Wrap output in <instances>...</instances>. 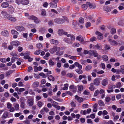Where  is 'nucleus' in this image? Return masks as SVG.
I'll use <instances>...</instances> for the list:
<instances>
[{
    "mask_svg": "<svg viewBox=\"0 0 124 124\" xmlns=\"http://www.w3.org/2000/svg\"><path fill=\"white\" fill-rule=\"evenodd\" d=\"M92 68V66L91 65H88L85 68V70L87 71H89Z\"/></svg>",
    "mask_w": 124,
    "mask_h": 124,
    "instance_id": "nucleus-49",
    "label": "nucleus"
},
{
    "mask_svg": "<svg viewBox=\"0 0 124 124\" xmlns=\"http://www.w3.org/2000/svg\"><path fill=\"white\" fill-rule=\"evenodd\" d=\"M14 106L15 108V110H16L17 111L19 110V106L18 104L15 103L14 104Z\"/></svg>",
    "mask_w": 124,
    "mask_h": 124,
    "instance_id": "nucleus-25",
    "label": "nucleus"
},
{
    "mask_svg": "<svg viewBox=\"0 0 124 124\" xmlns=\"http://www.w3.org/2000/svg\"><path fill=\"white\" fill-rule=\"evenodd\" d=\"M90 56L93 55L95 57H97L98 56V54L97 53L96 51H90Z\"/></svg>",
    "mask_w": 124,
    "mask_h": 124,
    "instance_id": "nucleus-13",
    "label": "nucleus"
},
{
    "mask_svg": "<svg viewBox=\"0 0 124 124\" xmlns=\"http://www.w3.org/2000/svg\"><path fill=\"white\" fill-rule=\"evenodd\" d=\"M60 50V48L57 46H54L52 48L50 49L49 51L51 54H53L56 52V54L58 56H61L64 53L63 51L59 52Z\"/></svg>",
    "mask_w": 124,
    "mask_h": 124,
    "instance_id": "nucleus-1",
    "label": "nucleus"
},
{
    "mask_svg": "<svg viewBox=\"0 0 124 124\" xmlns=\"http://www.w3.org/2000/svg\"><path fill=\"white\" fill-rule=\"evenodd\" d=\"M111 99L110 97L108 96H107L105 99V101L107 102H109L110 100Z\"/></svg>",
    "mask_w": 124,
    "mask_h": 124,
    "instance_id": "nucleus-64",
    "label": "nucleus"
},
{
    "mask_svg": "<svg viewBox=\"0 0 124 124\" xmlns=\"http://www.w3.org/2000/svg\"><path fill=\"white\" fill-rule=\"evenodd\" d=\"M111 36H112L111 35H110L109 36L108 38V41L112 45L115 46L117 45V42L114 40L110 39V37H111Z\"/></svg>",
    "mask_w": 124,
    "mask_h": 124,
    "instance_id": "nucleus-3",
    "label": "nucleus"
},
{
    "mask_svg": "<svg viewBox=\"0 0 124 124\" xmlns=\"http://www.w3.org/2000/svg\"><path fill=\"white\" fill-rule=\"evenodd\" d=\"M102 59L105 61H107L108 59V57L106 55H103L102 56Z\"/></svg>",
    "mask_w": 124,
    "mask_h": 124,
    "instance_id": "nucleus-46",
    "label": "nucleus"
},
{
    "mask_svg": "<svg viewBox=\"0 0 124 124\" xmlns=\"http://www.w3.org/2000/svg\"><path fill=\"white\" fill-rule=\"evenodd\" d=\"M87 4L88 5V7H89L90 8H95V7H93V6L92 4L90 2H87Z\"/></svg>",
    "mask_w": 124,
    "mask_h": 124,
    "instance_id": "nucleus-55",
    "label": "nucleus"
},
{
    "mask_svg": "<svg viewBox=\"0 0 124 124\" xmlns=\"http://www.w3.org/2000/svg\"><path fill=\"white\" fill-rule=\"evenodd\" d=\"M81 69H76L75 70L76 72L78 74H80L83 73V71L81 70Z\"/></svg>",
    "mask_w": 124,
    "mask_h": 124,
    "instance_id": "nucleus-44",
    "label": "nucleus"
},
{
    "mask_svg": "<svg viewBox=\"0 0 124 124\" xmlns=\"http://www.w3.org/2000/svg\"><path fill=\"white\" fill-rule=\"evenodd\" d=\"M108 79L107 78L103 79L101 82L102 85L104 86H105L107 85L108 84Z\"/></svg>",
    "mask_w": 124,
    "mask_h": 124,
    "instance_id": "nucleus-14",
    "label": "nucleus"
},
{
    "mask_svg": "<svg viewBox=\"0 0 124 124\" xmlns=\"http://www.w3.org/2000/svg\"><path fill=\"white\" fill-rule=\"evenodd\" d=\"M1 34L5 37H8L9 35V33L7 30H4L1 32Z\"/></svg>",
    "mask_w": 124,
    "mask_h": 124,
    "instance_id": "nucleus-9",
    "label": "nucleus"
},
{
    "mask_svg": "<svg viewBox=\"0 0 124 124\" xmlns=\"http://www.w3.org/2000/svg\"><path fill=\"white\" fill-rule=\"evenodd\" d=\"M22 0H16L15 2L18 5H20L21 4Z\"/></svg>",
    "mask_w": 124,
    "mask_h": 124,
    "instance_id": "nucleus-59",
    "label": "nucleus"
},
{
    "mask_svg": "<svg viewBox=\"0 0 124 124\" xmlns=\"http://www.w3.org/2000/svg\"><path fill=\"white\" fill-rule=\"evenodd\" d=\"M36 17L33 15H31L29 16L28 17V18L29 19L32 20L34 21Z\"/></svg>",
    "mask_w": 124,
    "mask_h": 124,
    "instance_id": "nucleus-38",
    "label": "nucleus"
},
{
    "mask_svg": "<svg viewBox=\"0 0 124 124\" xmlns=\"http://www.w3.org/2000/svg\"><path fill=\"white\" fill-rule=\"evenodd\" d=\"M16 29L18 31H24L25 28L21 26H18L16 27Z\"/></svg>",
    "mask_w": 124,
    "mask_h": 124,
    "instance_id": "nucleus-10",
    "label": "nucleus"
},
{
    "mask_svg": "<svg viewBox=\"0 0 124 124\" xmlns=\"http://www.w3.org/2000/svg\"><path fill=\"white\" fill-rule=\"evenodd\" d=\"M48 79L49 80L53 81L54 80V77L52 75H50L48 77Z\"/></svg>",
    "mask_w": 124,
    "mask_h": 124,
    "instance_id": "nucleus-53",
    "label": "nucleus"
},
{
    "mask_svg": "<svg viewBox=\"0 0 124 124\" xmlns=\"http://www.w3.org/2000/svg\"><path fill=\"white\" fill-rule=\"evenodd\" d=\"M76 66L79 69H82V67L81 65L79 64L78 62H76L75 63Z\"/></svg>",
    "mask_w": 124,
    "mask_h": 124,
    "instance_id": "nucleus-32",
    "label": "nucleus"
},
{
    "mask_svg": "<svg viewBox=\"0 0 124 124\" xmlns=\"http://www.w3.org/2000/svg\"><path fill=\"white\" fill-rule=\"evenodd\" d=\"M1 6L2 8H6L9 6V4L7 2H4L2 4Z\"/></svg>",
    "mask_w": 124,
    "mask_h": 124,
    "instance_id": "nucleus-24",
    "label": "nucleus"
},
{
    "mask_svg": "<svg viewBox=\"0 0 124 124\" xmlns=\"http://www.w3.org/2000/svg\"><path fill=\"white\" fill-rule=\"evenodd\" d=\"M11 32L12 34L13 35V38H16L18 35V33L15 30L12 29L11 31Z\"/></svg>",
    "mask_w": 124,
    "mask_h": 124,
    "instance_id": "nucleus-5",
    "label": "nucleus"
},
{
    "mask_svg": "<svg viewBox=\"0 0 124 124\" xmlns=\"http://www.w3.org/2000/svg\"><path fill=\"white\" fill-rule=\"evenodd\" d=\"M2 46L4 49L7 48V44L5 43H3Z\"/></svg>",
    "mask_w": 124,
    "mask_h": 124,
    "instance_id": "nucleus-62",
    "label": "nucleus"
},
{
    "mask_svg": "<svg viewBox=\"0 0 124 124\" xmlns=\"http://www.w3.org/2000/svg\"><path fill=\"white\" fill-rule=\"evenodd\" d=\"M79 46V44L78 43H75L73 44V46L74 47H77Z\"/></svg>",
    "mask_w": 124,
    "mask_h": 124,
    "instance_id": "nucleus-58",
    "label": "nucleus"
},
{
    "mask_svg": "<svg viewBox=\"0 0 124 124\" xmlns=\"http://www.w3.org/2000/svg\"><path fill=\"white\" fill-rule=\"evenodd\" d=\"M11 43L12 45L16 46H18L20 44V42L18 41H13Z\"/></svg>",
    "mask_w": 124,
    "mask_h": 124,
    "instance_id": "nucleus-19",
    "label": "nucleus"
},
{
    "mask_svg": "<svg viewBox=\"0 0 124 124\" xmlns=\"http://www.w3.org/2000/svg\"><path fill=\"white\" fill-rule=\"evenodd\" d=\"M88 7V5L87 4V2L85 4H84L82 5V8L84 10H85L87 9Z\"/></svg>",
    "mask_w": 124,
    "mask_h": 124,
    "instance_id": "nucleus-48",
    "label": "nucleus"
},
{
    "mask_svg": "<svg viewBox=\"0 0 124 124\" xmlns=\"http://www.w3.org/2000/svg\"><path fill=\"white\" fill-rule=\"evenodd\" d=\"M64 21L62 18H56L54 20L55 22L58 23H63L64 22Z\"/></svg>",
    "mask_w": 124,
    "mask_h": 124,
    "instance_id": "nucleus-6",
    "label": "nucleus"
},
{
    "mask_svg": "<svg viewBox=\"0 0 124 124\" xmlns=\"http://www.w3.org/2000/svg\"><path fill=\"white\" fill-rule=\"evenodd\" d=\"M86 78V77L85 75H80L79 76V79L81 80L83 78Z\"/></svg>",
    "mask_w": 124,
    "mask_h": 124,
    "instance_id": "nucleus-45",
    "label": "nucleus"
},
{
    "mask_svg": "<svg viewBox=\"0 0 124 124\" xmlns=\"http://www.w3.org/2000/svg\"><path fill=\"white\" fill-rule=\"evenodd\" d=\"M98 106V104H95L93 105V112H95L97 111V107Z\"/></svg>",
    "mask_w": 124,
    "mask_h": 124,
    "instance_id": "nucleus-29",
    "label": "nucleus"
},
{
    "mask_svg": "<svg viewBox=\"0 0 124 124\" xmlns=\"http://www.w3.org/2000/svg\"><path fill=\"white\" fill-rule=\"evenodd\" d=\"M46 30L45 28H41L39 30V31L42 33H44L46 31Z\"/></svg>",
    "mask_w": 124,
    "mask_h": 124,
    "instance_id": "nucleus-40",
    "label": "nucleus"
},
{
    "mask_svg": "<svg viewBox=\"0 0 124 124\" xmlns=\"http://www.w3.org/2000/svg\"><path fill=\"white\" fill-rule=\"evenodd\" d=\"M58 35L60 36H62L63 34L66 35L67 34V32H65L62 29H59L58 30Z\"/></svg>",
    "mask_w": 124,
    "mask_h": 124,
    "instance_id": "nucleus-12",
    "label": "nucleus"
},
{
    "mask_svg": "<svg viewBox=\"0 0 124 124\" xmlns=\"http://www.w3.org/2000/svg\"><path fill=\"white\" fill-rule=\"evenodd\" d=\"M83 94L85 95H88L89 94L90 92L89 91L85 90L84 91Z\"/></svg>",
    "mask_w": 124,
    "mask_h": 124,
    "instance_id": "nucleus-61",
    "label": "nucleus"
},
{
    "mask_svg": "<svg viewBox=\"0 0 124 124\" xmlns=\"http://www.w3.org/2000/svg\"><path fill=\"white\" fill-rule=\"evenodd\" d=\"M46 12L44 9H42L41 10V15L43 16H46Z\"/></svg>",
    "mask_w": 124,
    "mask_h": 124,
    "instance_id": "nucleus-41",
    "label": "nucleus"
},
{
    "mask_svg": "<svg viewBox=\"0 0 124 124\" xmlns=\"http://www.w3.org/2000/svg\"><path fill=\"white\" fill-rule=\"evenodd\" d=\"M75 99L77 100L79 102H81L84 101L83 98L79 97L78 95H75Z\"/></svg>",
    "mask_w": 124,
    "mask_h": 124,
    "instance_id": "nucleus-18",
    "label": "nucleus"
},
{
    "mask_svg": "<svg viewBox=\"0 0 124 124\" xmlns=\"http://www.w3.org/2000/svg\"><path fill=\"white\" fill-rule=\"evenodd\" d=\"M76 39L78 40L79 41L82 43H84V39L82 36L80 35H79L77 36L76 37Z\"/></svg>",
    "mask_w": 124,
    "mask_h": 124,
    "instance_id": "nucleus-16",
    "label": "nucleus"
},
{
    "mask_svg": "<svg viewBox=\"0 0 124 124\" xmlns=\"http://www.w3.org/2000/svg\"><path fill=\"white\" fill-rule=\"evenodd\" d=\"M36 46L37 48L39 49H40L42 48L43 45L41 43H39L36 44Z\"/></svg>",
    "mask_w": 124,
    "mask_h": 124,
    "instance_id": "nucleus-36",
    "label": "nucleus"
},
{
    "mask_svg": "<svg viewBox=\"0 0 124 124\" xmlns=\"http://www.w3.org/2000/svg\"><path fill=\"white\" fill-rule=\"evenodd\" d=\"M34 71L35 72H37V70L40 71L42 69V68L40 66L37 67L36 66L34 67Z\"/></svg>",
    "mask_w": 124,
    "mask_h": 124,
    "instance_id": "nucleus-27",
    "label": "nucleus"
},
{
    "mask_svg": "<svg viewBox=\"0 0 124 124\" xmlns=\"http://www.w3.org/2000/svg\"><path fill=\"white\" fill-rule=\"evenodd\" d=\"M49 109L45 107H44L41 110L40 112L41 114L42 115H43L44 114L45 111L47 113Z\"/></svg>",
    "mask_w": 124,
    "mask_h": 124,
    "instance_id": "nucleus-17",
    "label": "nucleus"
},
{
    "mask_svg": "<svg viewBox=\"0 0 124 124\" xmlns=\"http://www.w3.org/2000/svg\"><path fill=\"white\" fill-rule=\"evenodd\" d=\"M7 106V108L9 109L10 112H12L15 111L14 108L12 107V104L8 102Z\"/></svg>",
    "mask_w": 124,
    "mask_h": 124,
    "instance_id": "nucleus-2",
    "label": "nucleus"
},
{
    "mask_svg": "<svg viewBox=\"0 0 124 124\" xmlns=\"http://www.w3.org/2000/svg\"><path fill=\"white\" fill-rule=\"evenodd\" d=\"M69 85L67 84H65L64 85V87L62 89L63 90H67L68 89Z\"/></svg>",
    "mask_w": 124,
    "mask_h": 124,
    "instance_id": "nucleus-43",
    "label": "nucleus"
},
{
    "mask_svg": "<svg viewBox=\"0 0 124 124\" xmlns=\"http://www.w3.org/2000/svg\"><path fill=\"white\" fill-rule=\"evenodd\" d=\"M30 1L29 0H22L21 4L23 5H27L29 4Z\"/></svg>",
    "mask_w": 124,
    "mask_h": 124,
    "instance_id": "nucleus-22",
    "label": "nucleus"
},
{
    "mask_svg": "<svg viewBox=\"0 0 124 124\" xmlns=\"http://www.w3.org/2000/svg\"><path fill=\"white\" fill-rule=\"evenodd\" d=\"M8 113L7 111H6L3 114L2 116V119H5L8 117Z\"/></svg>",
    "mask_w": 124,
    "mask_h": 124,
    "instance_id": "nucleus-23",
    "label": "nucleus"
},
{
    "mask_svg": "<svg viewBox=\"0 0 124 124\" xmlns=\"http://www.w3.org/2000/svg\"><path fill=\"white\" fill-rule=\"evenodd\" d=\"M79 22L81 23H83L84 22V20L83 18H80L79 20Z\"/></svg>",
    "mask_w": 124,
    "mask_h": 124,
    "instance_id": "nucleus-60",
    "label": "nucleus"
},
{
    "mask_svg": "<svg viewBox=\"0 0 124 124\" xmlns=\"http://www.w3.org/2000/svg\"><path fill=\"white\" fill-rule=\"evenodd\" d=\"M29 105L30 106H32L33 104V101L32 100L28 99V101Z\"/></svg>",
    "mask_w": 124,
    "mask_h": 124,
    "instance_id": "nucleus-30",
    "label": "nucleus"
},
{
    "mask_svg": "<svg viewBox=\"0 0 124 124\" xmlns=\"http://www.w3.org/2000/svg\"><path fill=\"white\" fill-rule=\"evenodd\" d=\"M63 41L65 42L69 43V44H72V42L68 38H64L63 39Z\"/></svg>",
    "mask_w": 124,
    "mask_h": 124,
    "instance_id": "nucleus-26",
    "label": "nucleus"
},
{
    "mask_svg": "<svg viewBox=\"0 0 124 124\" xmlns=\"http://www.w3.org/2000/svg\"><path fill=\"white\" fill-rule=\"evenodd\" d=\"M50 55V54L49 52H47L45 54V55L44 56L43 58L47 60L48 59V57Z\"/></svg>",
    "mask_w": 124,
    "mask_h": 124,
    "instance_id": "nucleus-35",
    "label": "nucleus"
},
{
    "mask_svg": "<svg viewBox=\"0 0 124 124\" xmlns=\"http://www.w3.org/2000/svg\"><path fill=\"white\" fill-rule=\"evenodd\" d=\"M95 34L97 36V38L98 39L101 40L103 38L102 34L100 32L96 31L95 32Z\"/></svg>",
    "mask_w": 124,
    "mask_h": 124,
    "instance_id": "nucleus-8",
    "label": "nucleus"
},
{
    "mask_svg": "<svg viewBox=\"0 0 124 124\" xmlns=\"http://www.w3.org/2000/svg\"><path fill=\"white\" fill-rule=\"evenodd\" d=\"M50 7L52 8H55L57 7V5L56 4H54L52 2H50L49 3Z\"/></svg>",
    "mask_w": 124,
    "mask_h": 124,
    "instance_id": "nucleus-34",
    "label": "nucleus"
},
{
    "mask_svg": "<svg viewBox=\"0 0 124 124\" xmlns=\"http://www.w3.org/2000/svg\"><path fill=\"white\" fill-rule=\"evenodd\" d=\"M104 10L107 12H109L110 11V8L108 7H105L104 8Z\"/></svg>",
    "mask_w": 124,
    "mask_h": 124,
    "instance_id": "nucleus-54",
    "label": "nucleus"
},
{
    "mask_svg": "<svg viewBox=\"0 0 124 124\" xmlns=\"http://www.w3.org/2000/svg\"><path fill=\"white\" fill-rule=\"evenodd\" d=\"M17 57L16 56L14 55L11 58V62L12 63L14 62L15 61V60L17 59Z\"/></svg>",
    "mask_w": 124,
    "mask_h": 124,
    "instance_id": "nucleus-51",
    "label": "nucleus"
},
{
    "mask_svg": "<svg viewBox=\"0 0 124 124\" xmlns=\"http://www.w3.org/2000/svg\"><path fill=\"white\" fill-rule=\"evenodd\" d=\"M116 88H120L122 86L121 83L120 82H118L116 84Z\"/></svg>",
    "mask_w": 124,
    "mask_h": 124,
    "instance_id": "nucleus-39",
    "label": "nucleus"
},
{
    "mask_svg": "<svg viewBox=\"0 0 124 124\" xmlns=\"http://www.w3.org/2000/svg\"><path fill=\"white\" fill-rule=\"evenodd\" d=\"M124 67V66H121V73L122 74H124V68H122V67Z\"/></svg>",
    "mask_w": 124,
    "mask_h": 124,
    "instance_id": "nucleus-63",
    "label": "nucleus"
},
{
    "mask_svg": "<svg viewBox=\"0 0 124 124\" xmlns=\"http://www.w3.org/2000/svg\"><path fill=\"white\" fill-rule=\"evenodd\" d=\"M12 22H15L17 21L16 17H13L11 15H10L7 19Z\"/></svg>",
    "mask_w": 124,
    "mask_h": 124,
    "instance_id": "nucleus-11",
    "label": "nucleus"
},
{
    "mask_svg": "<svg viewBox=\"0 0 124 124\" xmlns=\"http://www.w3.org/2000/svg\"><path fill=\"white\" fill-rule=\"evenodd\" d=\"M111 34H115L116 32V30L114 28H112L111 29L110 31Z\"/></svg>",
    "mask_w": 124,
    "mask_h": 124,
    "instance_id": "nucleus-50",
    "label": "nucleus"
},
{
    "mask_svg": "<svg viewBox=\"0 0 124 124\" xmlns=\"http://www.w3.org/2000/svg\"><path fill=\"white\" fill-rule=\"evenodd\" d=\"M8 10L10 13H12L14 11L13 7L11 6H9L8 7Z\"/></svg>",
    "mask_w": 124,
    "mask_h": 124,
    "instance_id": "nucleus-33",
    "label": "nucleus"
},
{
    "mask_svg": "<svg viewBox=\"0 0 124 124\" xmlns=\"http://www.w3.org/2000/svg\"><path fill=\"white\" fill-rule=\"evenodd\" d=\"M34 23L36 24H38L40 22V20L37 17H36V18L34 21Z\"/></svg>",
    "mask_w": 124,
    "mask_h": 124,
    "instance_id": "nucleus-42",
    "label": "nucleus"
},
{
    "mask_svg": "<svg viewBox=\"0 0 124 124\" xmlns=\"http://www.w3.org/2000/svg\"><path fill=\"white\" fill-rule=\"evenodd\" d=\"M39 83L37 81H36L34 82L32 86L34 87H37L39 86Z\"/></svg>",
    "mask_w": 124,
    "mask_h": 124,
    "instance_id": "nucleus-37",
    "label": "nucleus"
},
{
    "mask_svg": "<svg viewBox=\"0 0 124 124\" xmlns=\"http://www.w3.org/2000/svg\"><path fill=\"white\" fill-rule=\"evenodd\" d=\"M93 83L95 85H99L100 84V79L99 78H96L93 81Z\"/></svg>",
    "mask_w": 124,
    "mask_h": 124,
    "instance_id": "nucleus-15",
    "label": "nucleus"
},
{
    "mask_svg": "<svg viewBox=\"0 0 124 124\" xmlns=\"http://www.w3.org/2000/svg\"><path fill=\"white\" fill-rule=\"evenodd\" d=\"M50 42L51 44H53L55 45H57L59 43L58 41L54 39H52L50 40Z\"/></svg>",
    "mask_w": 124,
    "mask_h": 124,
    "instance_id": "nucleus-20",
    "label": "nucleus"
},
{
    "mask_svg": "<svg viewBox=\"0 0 124 124\" xmlns=\"http://www.w3.org/2000/svg\"><path fill=\"white\" fill-rule=\"evenodd\" d=\"M1 14L4 18L7 19H8L10 15L8 14L7 12L5 11H2L1 12Z\"/></svg>",
    "mask_w": 124,
    "mask_h": 124,
    "instance_id": "nucleus-7",
    "label": "nucleus"
},
{
    "mask_svg": "<svg viewBox=\"0 0 124 124\" xmlns=\"http://www.w3.org/2000/svg\"><path fill=\"white\" fill-rule=\"evenodd\" d=\"M15 91L17 92L19 94H21V92L24 91L25 89L23 88H19L18 87H16L15 90Z\"/></svg>",
    "mask_w": 124,
    "mask_h": 124,
    "instance_id": "nucleus-4",
    "label": "nucleus"
},
{
    "mask_svg": "<svg viewBox=\"0 0 124 124\" xmlns=\"http://www.w3.org/2000/svg\"><path fill=\"white\" fill-rule=\"evenodd\" d=\"M95 89L93 85V83H92L90 84V86L89 87L90 90L91 91H93Z\"/></svg>",
    "mask_w": 124,
    "mask_h": 124,
    "instance_id": "nucleus-31",
    "label": "nucleus"
},
{
    "mask_svg": "<svg viewBox=\"0 0 124 124\" xmlns=\"http://www.w3.org/2000/svg\"><path fill=\"white\" fill-rule=\"evenodd\" d=\"M118 8L120 10L124 9V3H123L120 4Z\"/></svg>",
    "mask_w": 124,
    "mask_h": 124,
    "instance_id": "nucleus-28",
    "label": "nucleus"
},
{
    "mask_svg": "<svg viewBox=\"0 0 124 124\" xmlns=\"http://www.w3.org/2000/svg\"><path fill=\"white\" fill-rule=\"evenodd\" d=\"M98 103L99 105L100 106H103L104 105V102L101 100H100L98 101Z\"/></svg>",
    "mask_w": 124,
    "mask_h": 124,
    "instance_id": "nucleus-47",
    "label": "nucleus"
},
{
    "mask_svg": "<svg viewBox=\"0 0 124 124\" xmlns=\"http://www.w3.org/2000/svg\"><path fill=\"white\" fill-rule=\"evenodd\" d=\"M14 71V70H10L7 71L6 73L7 75H9L11 74Z\"/></svg>",
    "mask_w": 124,
    "mask_h": 124,
    "instance_id": "nucleus-52",
    "label": "nucleus"
},
{
    "mask_svg": "<svg viewBox=\"0 0 124 124\" xmlns=\"http://www.w3.org/2000/svg\"><path fill=\"white\" fill-rule=\"evenodd\" d=\"M96 38L94 37H93L90 39V41L92 42L96 41Z\"/></svg>",
    "mask_w": 124,
    "mask_h": 124,
    "instance_id": "nucleus-56",
    "label": "nucleus"
},
{
    "mask_svg": "<svg viewBox=\"0 0 124 124\" xmlns=\"http://www.w3.org/2000/svg\"><path fill=\"white\" fill-rule=\"evenodd\" d=\"M49 65L51 66L53 65L54 64V62L52 60H50L49 61Z\"/></svg>",
    "mask_w": 124,
    "mask_h": 124,
    "instance_id": "nucleus-57",
    "label": "nucleus"
},
{
    "mask_svg": "<svg viewBox=\"0 0 124 124\" xmlns=\"http://www.w3.org/2000/svg\"><path fill=\"white\" fill-rule=\"evenodd\" d=\"M78 87L77 92L79 94H80L81 93V91L83 89V86L82 85H78Z\"/></svg>",
    "mask_w": 124,
    "mask_h": 124,
    "instance_id": "nucleus-21",
    "label": "nucleus"
}]
</instances>
